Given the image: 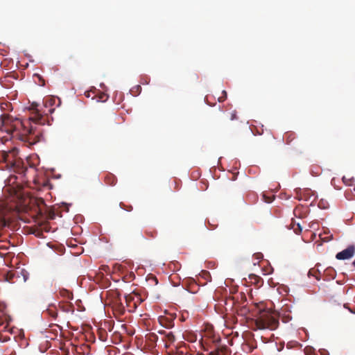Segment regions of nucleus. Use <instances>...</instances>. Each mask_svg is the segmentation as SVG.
<instances>
[{"instance_id":"nucleus-1","label":"nucleus","mask_w":355,"mask_h":355,"mask_svg":"<svg viewBox=\"0 0 355 355\" xmlns=\"http://www.w3.org/2000/svg\"><path fill=\"white\" fill-rule=\"evenodd\" d=\"M0 123L2 131L24 141L28 146H31L41 140L40 130L33 125L27 126L25 122L17 118L3 114L0 116Z\"/></svg>"},{"instance_id":"nucleus-2","label":"nucleus","mask_w":355,"mask_h":355,"mask_svg":"<svg viewBox=\"0 0 355 355\" xmlns=\"http://www.w3.org/2000/svg\"><path fill=\"white\" fill-rule=\"evenodd\" d=\"M253 320L256 329L275 330L279 327V318L269 311L260 310L259 314Z\"/></svg>"},{"instance_id":"nucleus-3","label":"nucleus","mask_w":355,"mask_h":355,"mask_svg":"<svg viewBox=\"0 0 355 355\" xmlns=\"http://www.w3.org/2000/svg\"><path fill=\"white\" fill-rule=\"evenodd\" d=\"M31 110H33L32 116L29 117V120L35 124L44 125L46 119L44 116L40 113L39 110L37 108V105L33 103Z\"/></svg>"},{"instance_id":"nucleus-4","label":"nucleus","mask_w":355,"mask_h":355,"mask_svg":"<svg viewBox=\"0 0 355 355\" xmlns=\"http://www.w3.org/2000/svg\"><path fill=\"white\" fill-rule=\"evenodd\" d=\"M10 209L6 204L0 200V230L7 225V215L10 213Z\"/></svg>"},{"instance_id":"nucleus-5","label":"nucleus","mask_w":355,"mask_h":355,"mask_svg":"<svg viewBox=\"0 0 355 355\" xmlns=\"http://www.w3.org/2000/svg\"><path fill=\"white\" fill-rule=\"evenodd\" d=\"M355 254V246L349 245L346 249L338 252L336 255V258L338 260L349 259Z\"/></svg>"},{"instance_id":"nucleus-6","label":"nucleus","mask_w":355,"mask_h":355,"mask_svg":"<svg viewBox=\"0 0 355 355\" xmlns=\"http://www.w3.org/2000/svg\"><path fill=\"white\" fill-rule=\"evenodd\" d=\"M104 182L109 186H114L116 184L117 179L114 175L108 173L104 177Z\"/></svg>"},{"instance_id":"nucleus-7","label":"nucleus","mask_w":355,"mask_h":355,"mask_svg":"<svg viewBox=\"0 0 355 355\" xmlns=\"http://www.w3.org/2000/svg\"><path fill=\"white\" fill-rule=\"evenodd\" d=\"M50 315L52 318L55 319L58 316V310L55 305L50 304L48 308L43 312Z\"/></svg>"},{"instance_id":"nucleus-8","label":"nucleus","mask_w":355,"mask_h":355,"mask_svg":"<svg viewBox=\"0 0 355 355\" xmlns=\"http://www.w3.org/2000/svg\"><path fill=\"white\" fill-rule=\"evenodd\" d=\"M165 339L166 340H164V341L166 342L165 346L166 347H168L169 345L175 341V337L173 332H168L167 334H166Z\"/></svg>"},{"instance_id":"nucleus-9","label":"nucleus","mask_w":355,"mask_h":355,"mask_svg":"<svg viewBox=\"0 0 355 355\" xmlns=\"http://www.w3.org/2000/svg\"><path fill=\"white\" fill-rule=\"evenodd\" d=\"M286 144H290L295 139V134L293 132H287L284 136Z\"/></svg>"},{"instance_id":"nucleus-10","label":"nucleus","mask_w":355,"mask_h":355,"mask_svg":"<svg viewBox=\"0 0 355 355\" xmlns=\"http://www.w3.org/2000/svg\"><path fill=\"white\" fill-rule=\"evenodd\" d=\"M295 191L297 195H300V197L299 198L300 200L302 199V197L301 196L302 194H303V195L309 194V193L311 192V191L309 189H304L303 190H302L301 189L298 188V189H295Z\"/></svg>"},{"instance_id":"nucleus-11","label":"nucleus","mask_w":355,"mask_h":355,"mask_svg":"<svg viewBox=\"0 0 355 355\" xmlns=\"http://www.w3.org/2000/svg\"><path fill=\"white\" fill-rule=\"evenodd\" d=\"M291 225H292L291 228L293 229L295 234H299L302 232V227L300 223H295L293 221Z\"/></svg>"},{"instance_id":"nucleus-12","label":"nucleus","mask_w":355,"mask_h":355,"mask_svg":"<svg viewBox=\"0 0 355 355\" xmlns=\"http://www.w3.org/2000/svg\"><path fill=\"white\" fill-rule=\"evenodd\" d=\"M249 277L252 281H254V284L257 285L261 284L263 282L261 277L255 275H250Z\"/></svg>"},{"instance_id":"nucleus-13","label":"nucleus","mask_w":355,"mask_h":355,"mask_svg":"<svg viewBox=\"0 0 355 355\" xmlns=\"http://www.w3.org/2000/svg\"><path fill=\"white\" fill-rule=\"evenodd\" d=\"M318 207L324 209L329 207V203L326 200L321 199L318 202Z\"/></svg>"},{"instance_id":"nucleus-14","label":"nucleus","mask_w":355,"mask_h":355,"mask_svg":"<svg viewBox=\"0 0 355 355\" xmlns=\"http://www.w3.org/2000/svg\"><path fill=\"white\" fill-rule=\"evenodd\" d=\"M60 295L64 297H67V299H69V300L72 299V297H73L72 293H70L69 291H68L67 290H64V289L60 291Z\"/></svg>"},{"instance_id":"nucleus-15","label":"nucleus","mask_w":355,"mask_h":355,"mask_svg":"<svg viewBox=\"0 0 355 355\" xmlns=\"http://www.w3.org/2000/svg\"><path fill=\"white\" fill-rule=\"evenodd\" d=\"M148 339L153 343H156L158 340V336L155 333H150L147 335Z\"/></svg>"},{"instance_id":"nucleus-16","label":"nucleus","mask_w":355,"mask_h":355,"mask_svg":"<svg viewBox=\"0 0 355 355\" xmlns=\"http://www.w3.org/2000/svg\"><path fill=\"white\" fill-rule=\"evenodd\" d=\"M125 298L128 306H130V303L134 300V297L131 294L125 295Z\"/></svg>"},{"instance_id":"nucleus-17","label":"nucleus","mask_w":355,"mask_h":355,"mask_svg":"<svg viewBox=\"0 0 355 355\" xmlns=\"http://www.w3.org/2000/svg\"><path fill=\"white\" fill-rule=\"evenodd\" d=\"M222 93H223V96H220L218 98V101L219 102H223L227 98V92H226V91L223 90L222 92Z\"/></svg>"},{"instance_id":"nucleus-18","label":"nucleus","mask_w":355,"mask_h":355,"mask_svg":"<svg viewBox=\"0 0 355 355\" xmlns=\"http://www.w3.org/2000/svg\"><path fill=\"white\" fill-rule=\"evenodd\" d=\"M21 272L23 275L22 278H23L24 282H26L29 278L28 272L25 270H21Z\"/></svg>"},{"instance_id":"nucleus-19","label":"nucleus","mask_w":355,"mask_h":355,"mask_svg":"<svg viewBox=\"0 0 355 355\" xmlns=\"http://www.w3.org/2000/svg\"><path fill=\"white\" fill-rule=\"evenodd\" d=\"M117 309L121 314H123L125 312V308L121 304H119L117 305Z\"/></svg>"},{"instance_id":"nucleus-20","label":"nucleus","mask_w":355,"mask_h":355,"mask_svg":"<svg viewBox=\"0 0 355 355\" xmlns=\"http://www.w3.org/2000/svg\"><path fill=\"white\" fill-rule=\"evenodd\" d=\"M120 207H121V209H125L126 211H130L132 209V206L126 207L123 202L120 203Z\"/></svg>"},{"instance_id":"nucleus-21","label":"nucleus","mask_w":355,"mask_h":355,"mask_svg":"<svg viewBox=\"0 0 355 355\" xmlns=\"http://www.w3.org/2000/svg\"><path fill=\"white\" fill-rule=\"evenodd\" d=\"M148 281L154 283L155 285L158 283V280L156 277H148Z\"/></svg>"},{"instance_id":"nucleus-22","label":"nucleus","mask_w":355,"mask_h":355,"mask_svg":"<svg viewBox=\"0 0 355 355\" xmlns=\"http://www.w3.org/2000/svg\"><path fill=\"white\" fill-rule=\"evenodd\" d=\"M306 355H317L311 349L305 348Z\"/></svg>"},{"instance_id":"nucleus-23","label":"nucleus","mask_w":355,"mask_h":355,"mask_svg":"<svg viewBox=\"0 0 355 355\" xmlns=\"http://www.w3.org/2000/svg\"><path fill=\"white\" fill-rule=\"evenodd\" d=\"M34 76H36L37 78H38L41 85H42V86L44 85V80L42 78V77L40 75L35 74Z\"/></svg>"},{"instance_id":"nucleus-24","label":"nucleus","mask_w":355,"mask_h":355,"mask_svg":"<svg viewBox=\"0 0 355 355\" xmlns=\"http://www.w3.org/2000/svg\"><path fill=\"white\" fill-rule=\"evenodd\" d=\"M238 117L236 116V111H234L231 113V117H230V119L232 121V120H236L237 119Z\"/></svg>"},{"instance_id":"nucleus-25","label":"nucleus","mask_w":355,"mask_h":355,"mask_svg":"<svg viewBox=\"0 0 355 355\" xmlns=\"http://www.w3.org/2000/svg\"><path fill=\"white\" fill-rule=\"evenodd\" d=\"M158 333H159V334H160L164 335V336L166 337V334H167L168 332H166V331H164V330H159V331H158Z\"/></svg>"},{"instance_id":"nucleus-26","label":"nucleus","mask_w":355,"mask_h":355,"mask_svg":"<svg viewBox=\"0 0 355 355\" xmlns=\"http://www.w3.org/2000/svg\"><path fill=\"white\" fill-rule=\"evenodd\" d=\"M247 309L245 307H243V309H241V314H245L246 312H247Z\"/></svg>"},{"instance_id":"nucleus-27","label":"nucleus","mask_w":355,"mask_h":355,"mask_svg":"<svg viewBox=\"0 0 355 355\" xmlns=\"http://www.w3.org/2000/svg\"><path fill=\"white\" fill-rule=\"evenodd\" d=\"M4 323V318L0 316V327L2 326Z\"/></svg>"},{"instance_id":"nucleus-28","label":"nucleus","mask_w":355,"mask_h":355,"mask_svg":"<svg viewBox=\"0 0 355 355\" xmlns=\"http://www.w3.org/2000/svg\"><path fill=\"white\" fill-rule=\"evenodd\" d=\"M15 274H12V276H10V277H7V280L8 281H12V279L15 277H12Z\"/></svg>"},{"instance_id":"nucleus-29","label":"nucleus","mask_w":355,"mask_h":355,"mask_svg":"<svg viewBox=\"0 0 355 355\" xmlns=\"http://www.w3.org/2000/svg\"><path fill=\"white\" fill-rule=\"evenodd\" d=\"M313 272V269L310 270L309 271V276H310V275H313L312 274V272Z\"/></svg>"},{"instance_id":"nucleus-30","label":"nucleus","mask_w":355,"mask_h":355,"mask_svg":"<svg viewBox=\"0 0 355 355\" xmlns=\"http://www.w3.org/2000/svg\"><path fill=\"white\" fill-rule=\"evenodd\" d=\"M15 178H16L15 177H10V179H9V181H10V182H11V180H12V179H15Z\"/></svg>"},{"instance_id":"nucleus-31","label":"nucleus","mask_w":355,"mask_h":355,"mask_svg":"<svg viewBox=\"0 0 355 355\" xmlns=\"http://www.w3.org/2000/svg\"><path fill=\"white\" fill-rule=\"evenodd\" d=\"M108 268V266H103V270H105V269H106V268Z\"/></svg>"},{"instance_id":"nucleus-32","label":"nucleus","mask_w":355,"mask_h":355,"mask_svg":"<svg viewBox=\"0 0 355 355\" xmlns=\"http://www.w3.org/2000/svg\"><path fill=\"white\" fill-rule=\"evenodd\" d=\"M137 234H138V235H141V231L138 230V231H137Z\"/></svg>"},{"instance_id":"nucleus-33","label":"nucleus","mask_w":355,"mask_h":355,"mask_svg":"<svg viewBox=\"0 0 355 355\" xmlns=\"http://www.w3.org/2000/svg\"><path fill=\"white\" fill-rule=\"evenodd\" d=\"M343 182H345V181H347V179H345V177H343Z\"/></svg>"},{"instance_id":"nucleus-34","label":"nucleus","mask_w":355,"mask_h":355,"mask_svg":"<svg viewBox=\"0 0 355 355\" xmlns=\"http://www.w3.org/2000/svg\"><path fill=\"white\" fill-rule=\"evenodd\" d=\"M343 182H345V181H347V179H345V177H343Z\"/></svg>"},{"instance_id":"nucleus-35","label":"nucleus","mask_w":355,"mask_h":355,"mask_svg":"<svg viewBox=\"0 0 355 355\" xmlns=\"http://www.w3.org/2000/svg\"><path fill=\"white\" fill-rule=\"evenodd\" d=\"M352 264H353V266H355V259H354V261H353Z\"/></svg>"},{"instance_id":"nucleus-36","label":"nucleus","mask_w":355,"mask_h":355,"mask_svg":"<svg viewBox=\"0 0 355 355\" xmlns=\"http://www.w3.org/2000/svg\"><path fill=\"white\" fill-rule=\"evenodd\" d=\"M131 234H131V232H130L127 233V235H131Z\"/></svg>"}]
</instances>
